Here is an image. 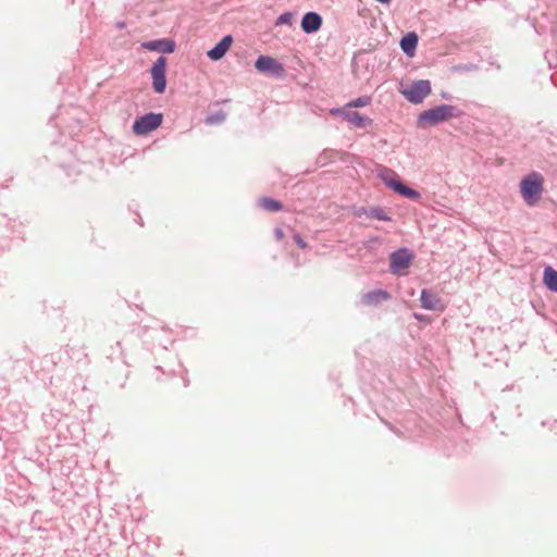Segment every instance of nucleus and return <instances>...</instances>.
I'll use <instances>...</instances> for the list:
<instances>
[{"instance_id":"nucleus-2","label":"nucleus","mask_w":557,"mask_h":557,"mask_svg":"<svg viewBox=\"0 0 557 557\" xmlns=\"http://www.w3.org/2000/svg\"><path fill=\"white\" fill-rule=\"evenodd\" d=\"M459 115L460 112H456L455 107L448 104H441L435 108L423 111L419 115L418 123L421 127H425L428 125H435Z\"/></svg>"},{"instance_id":"nucleus-15","label":"nucleus","mask_w":557,"mask_h":557,"mask_svg":"<svg viewBox=\"0 0 557 557\" xmlns=\"http://www.w3.org/2000/svg\"><path fill=\"white\" fill-rule=\"evenodd\" d=\"M417 45H418V36L416 33H409L408 35L403 37L400 40V48L409 57H413Z\"/></svg>"},{"instance_id":"nucleus-4","label":"nucleus","mask_w":557,"mask_h":557,"mask_svg":"<svg viewBox=\"0 0 557 557\" xmlns=\"http://www.w3.org/2000/svg\"><path fill=\"white\" fill-rule=\"evenodd\" d=\"M400 92L408 101L420 103L431 92V84L426 79H420L400 88Z\"/></svg>"},{"instance_id":"nucleus-1","label":"nucleus","mask_w":557,"mask_h":557,"mask_svg":"<svg viewBox=\"0 0 557 557\" xmlns=\"http://www.w3.org/2000/svg\"><path fill=\"white\" fill-rule=\"evenodd\" d=\"M544 190V178L540 173L533 172L520 182V193L529 206H534L541 199Z\"/></svg>"},{"instance_id":"nucleus-6","label":"nucleus","mask_w":557,"mask_h":557,"mask_svg":"<svg viewBox=\"0 0 557 557\" xmlns=\"http://www.w3.org/2000/svg\"><path fill=\"white\" fill-rule=\"evenodd\" d=\"M166 59L164 57L158 58L152 65L150 73L152 77V86L156 92L162 94L166 88L165 79Z\"/></svg>"},{"instance_id":"nucleus-12","label":"nucleus","mask_w":557,"mask_h":557,"mask_svg":"<svg viewBox=\"0 0 557 557\" xmlns=\"http://www.w3.org/2000/svg\"><path fill=\"white\" fill-rule=\"evenodd\" d=\"M391 298V294L383 289H375L369 293H366L361 297V302L368 307H374L380 305L383 301H386Z\"/></svg>"},{"instance_id":"nucleus-18","label":"nucleus","mask_w":557,"mask_h":557,"mask_svg":"<svg viewBox=\"0 0 557 557\" xmlns=\"http://www.w3.org/2000/svg\"><path fill=\"white\" fill-rule=\"evenodd\" d=\"M260 205L263 209L270 212H277L282 210V203L273 198H262L260 199Z\"/></svg>"},{"instance_id":"nucleus-17","label":"nucleus","mask_w":557,"mask_h":557,"mask_svg":"<svg viewBox=\"0 0 557 557\" xmlns=\"http://www.w3.org/2000/svg\"><path fill=\"white\" fill-rule=\"evenodd\" d=\"M364 214L370 219H376L380 221H389L391 216L380 207H373L369 210H364Z\"/></svg>"},{"instance_id":"nucleus-14","label":"nucleus","mask_w":557,"mask_h":557,"mask_svg":"<svg viewBox=\"0 0 557 557\" xmlns=\"http://www.w3.org/2000/svg\"><path fill=\"white\" fill-rule=\"evenodd\" d=\"M322 25V18L314 12H308L302 16L301 28L305 33L317 32Z\"/></svg>"},{"instance_id":"nucleus-11","label":"nucleus","mask_w":557,"mask_h":557,"mask_svg":"<svg viewBox=\"0 0 557 557\" xmlns=\"http://www.w3.org/2000/svg\"><path fill=\"white\" fill-rule=\"evenodd\" d=\"M232 44L233 37L231 35L224 36L220 42H218L211 50L207 52L208 58L213 61L221 60L230 50Z\"/></svg>"},{"instance_id":"nucleus-5","label":"nucleus","mask_w":557,"mask_h":557,"mask_svg":"<svg viewBox=\"0 0 557 557\" xmlns=\"http://www.w3.org/2000/svg\"><path fill=\"white\" fill-rule=\"evenodd\" d=\"M163 121L161 113H148L138 117L133 124V132L136 135H147L148 133L157 129Z\"/></svg>"},{"instance_id":"nucleus-3","label":"nucleus","mask_w":557,"mask_h":557,"mask_svg":"<svg viewBox=\"0 0 557 557\" xmlns=\"http://www.w3.org/2000/svg\"><path fill=\"white\" fill-rule=\"evenodd\" d=\"M379 177L387 187L406 198L418 199L420 197V194L417 190L404 185L398 178V175L392 170H382Z\"/></svg>"},{"instance_id":"nucleus-24","label":"nucleus","mask_w":557,"mask_h":557,"mask_svg":"<svg viewBox=\"0 0 557 557\" xmlns=\"http://www.w3.org/2000/svg\"><path fill=\"white\" fill-rule=\"evenodd\" d=\"M414 317L418 319V320H421V317L419 314H414Z\"/></svg>"},{"instance_id":"nucleus-9","label":"nucleus","mask_w":557,"mask_h":557,"mask_svg":"<svg viewBox=\"0 0 557 557\" xmlns=\"http://www.w3.org/2000/svg\"><path fill=\"white\" fill-rule=\"evenodd\" d=\"M336 112L341 113L347 122L356 127L364 128L372 123L370 117H367L356 111L346 110V108L337 110Z\"/></svg>"},{"instance_id":"nucleus-21","label":"nucleus","mask_w":557,"mask_h":557,"mask_svg":"<svg viewBox=\"0 0 557 557\" xmlns=\"http://www.w3.org/2000/svg\"><path fill=\"white\" fill-rule=\"evenodd\" d=\"M294 240L296 242V244L299 246V248L301 249H306L307 248V243L304 240V238L299 235V234H294Z\"/></svg>"},{"instance_id":"nucleus-23","label":"nucleus","mask_w":557,"mask_h":557,"mask_svg":"<svg viewBox=\"0 0 557 557\" xmlns=\"http://www.w3.org/2000/svg\"><path fill=\"white\" fill-rule=\"evenodd\" d=\"M380 3L389 4L392 0H376Z\"/></svg>"},{"instance_id":"nucleus-8","label":"nucleus","mask_w":557,"mask_h":557,"mask_svg":"<svg viewBox=\"0 0 557 557\" xmlns=\"http://www.w3.org/2000/svg\"><path fill=\"white\" fill-rule=\"evenodd\" d=\"M412 261V256L406 249H399L391 256V271L398 273L401 270L409 268Z\"/></svg>"},{"instance_id":"nucleus-7","label":"nucleus","mask_w":557,"mask_h":557,"mask_svg":"<svg viewBox=\"0 0 557 557\" xmlns=\"http://www.w3.org/2000/svg\"><path fill=\"white\" fill-rule=\"evenodd\" d=\"M255 67L260 73H269L276 76L284 74L283 64L270 55H260L255 62Z\"/></svg>"},{"instance_id":"nucleus-10","label":"nucleus","mask_w":557,"mask_h":557,"mask_svg":"<svg viewBox=\"0 0 557 557\" xmlns=\"http://www.w3.org/2000/svg\"><path fill=\"white\" fill-rule=\"evenodd\" d=\"M420 300L422 308L428 310L444 311L446 308L440 297L426 289L422 290Z\"/></svg>"},{"instance_id":"nucleus-13","label":"nucleus","mask_w":557,"mask_h":557,"mask_svg":"<svg viewBox=\"0 0 557 557\" xmlns=\"http://www.w3.org/2000/svg\"><path fill=\"white\" fill-rule=\"evenodd\" d=\"M143 47L149 51H160L163 53H171L175 49V42L170 39H159V40L144 42Z\"/></svg>"},{"instance_id":"nucleus-22","label":"nucleus","mask_w":557,"mask_h":557,"mask_svg":"<svg viewBox=\"0 0 557 557\" xmlns=\"http://www.w3.org/2000/svg\"><path fill=\"white\" fill-rule=\"evenodd\" d=\"M274 237L276 240L281 242L284 238V232L282 228L277 227L274 230Z\"/></svg>"},{"instance_id":"nucleus-20","label":"nucleus","mask_w":557,"mask_h":557,"mask_svg":"<svg viewBox=\"0 0 557 557\" xmlns=\"http://www.w3.org/2000/svg\"><path fill=\"white\" fill-rule=\"evenodd\" d=\"M293 15L289 12L281 14L276 20V25L290 24Z\"/></svg>"},{"instance_id":"nucleus-19","label":"nucleus","mask_w":557,"mask_h":557,"mask_svg":"<svg viewBox=\"0 0 557 557\" xmlns=\"http://www.w3.org/2000/svg\"><path fill=\"white\" fill-rule=\"evenodd\" d=\"M370 103H371V98L368 96H362V97H359V98L348 102L345 106V108L347 110L348 108L366 107V106H369Z\"/></svg>"},{"instance_id":"nucleus-16","label":"nucleus","mask_w":557,"mask_h":557,"mask_svg":"<svg viewBox=\"0 0 557 557\" xmlns=\"http://www.w3.org/2000/svg\"><path fill=\"white\" fill-rule=\"evenodd\" d=\"M543 282L548 289L557 292V271L552 267H546L544 270Z\"/></svg>"}]
</instances>
